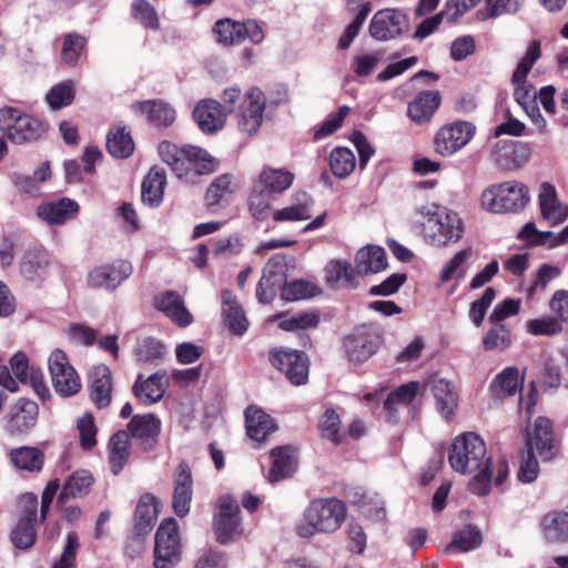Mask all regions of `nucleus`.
<instances>
[{
    "label": "nucleus",
    "mask_w": 568,
    "mask_h": 568,
    "mask_svg": "<svg viewBox=\"0 0 568 568\" xmlns=\"http://www.w3.org/2000/svg\"><path fill=\"white\" fill-rule=\"evenodd\" d=\"M448 462L452 468L463 475L478 471L469 483V490L486 495L490 489L491 471L485 442L475 433L457 436L449 448Z\"/></svg>",
    "instance_id": "1"
},
{
    "label": "nucleus",
    "mask_w": 568,
    "mask_h": 568,
    "mask_svg": "<svg viewBox=\"0 0 568 568\" xmlns=\"http://www.w3.org/2000/svg\"><path fill=\"white\" fill-rule=\"evenodd\" d=\"M414 224L424 237L437 245L456 243L464 233L458 213L435 203L416 209Z\"/></svg>",
    "instance_id": "2"
},
{
    "label": "nucleus",
    "mask_w": 568,
    "mask_h": 568,
    "mask_svg": "<svg viewBox=\"0 0 568 568\" xmlns=\"http://www.w3.org/2000/svg\"><path fill=\"white\" fill-rule=\"evenodd\" d=\"M345 504L337 498H317L310 503L303 514V520L296 526V532L303 538L316 534H332L338 530L345 520Z\"/></svg>",
    "instance_id": "3"
},
{
    "label": "nucleus",
    "mask_w": 568,
    "mask_h": 568,
    "mask_svg": "<svg viewBox=\"0 0 568 568\" xmlns=\"http://www.w3.org/2000/svg\"><path fill=\"white\" fill-rule=\"evenodd\" d=\"M159 154L180 179L187 178L191 173L203 175L216 170L215 160L205 150L197 146L179 148L164 141L159 145Z\"/></svg>",
    "instance_id": "4"
},
{
    "label": "nucleus",
    "mask_w": 568,
    "mask_h": 568,
    "mask_svg": "<svg viewBox=\"0 0 568 568\" xmlns=\"http://www.w3.org/2000/svg\"><path fill=\"white\" fill-rule=\"evenodd\" d=\"M528 202L529 193L527 186L516 181L493 185L481 194L483 206L493 213L518 212Z\"/></svg>",
    "instance_id": "5"
},
{
    "label": "nucleus",
    "mask_w": 568,
    "mask_h": 568,
    "mask_svg": "<svg viewBox=\"0 0 568 568\" xmlns=\"http://www.w3.org/2000/svg\"><path fill=\"white\" fill-rule=\"evenodd\" d=\"M240 514V505L231 495L225 494L217 498L213 515V531L220 544L234 542L242 536Z\"/></svg>",
    "instance_id": "6"
},
{
    "label": "nucleus",
    "mask_w": 568,
    "mask_h": 568,
    "mask_svg": "<svg viewBox=\"0 0 568 568\" xmlns=\"http://www.w3.org/2000/svg\"><path fill=\"white\" fill-rule=\"evenodd\" d=\"M0 129L14 143L32 142L45 133V125L14 108L0 110Z\"/></svg>",
    "instance_id": "7"
},
{
    "label": "nucleus",
    "mask_w": 568,
    "mask_h": 568,
    "mask_svg": "<svg viewBox=\"0 0 568 568\" xmlns=\"http://www.w3.org/2000/svg\"><path fill=\"white\" fill-rule=\"evenodd\" d=\"M48 366L52 386L59 395L70 397L79 393L81 389L79 374L62 349L57 348L50 354Z\"/></svg>",
    "instance_id": "8"
},
{
    "label": "nucleus",
    "mask_w": 568,
    "mask_h": 568,
    "mask_svg": "<svg viewBox=\"0 0 568 568\" xmlns=\"http://www.w3.org/2000/svg\"><path fill=\"white\" fill-rule=\"evenodd\" d=\"M476 126L468 121H455L443 125L434 138L436 153L450 156L466 146L474 138Z\"/></svg>",
    "instance_id": "9"
},
{
    "label": "nucleus",
    "mask_w": 568,
    "mask_h": 568,
    "mask_svg": "<svg viewBox=\"0 0 568 568\" xmlns=\"http://www.w3.org/2000/svg\"><path fill=\"white\" fill-rule=\"evenodd\" d=\"M180 539L174 518L164 519L158 528L154 546V567L172 568L179 561Z\"/></svg>",
    "instance_id": "10"
},
{
    "label": "nucleus",
    "mask_w": 568,
    "mask_h": 568,
    "mask_svg": "<svg viewBox=\"0 0 568 568\" xmlns=\"http://www.w3.org/2000/svg\"><path fill=\"white\" fill-rule=\"evenodd\" d=\"M379 345V334L368 326L358 327L344 338L346 356L354 364L366 362L377 352Z\"/></svg>",
    "instance_id": "11"
},
{
    "label": "nucleus",
    "mask_w": 568,
    "mask_h": 568,
    "mask_svg": "<svg viewBox=\"0 0 568 568\" xmlns=\"http://www.w3.org/2000/svg\"><path fill=\"white\" fill-rule=\"evenodd\" d=\"M270 362L283 372L293 385H303L308 379V361L303 352L276 349L270 353Z\"/></svg>",
    "instance_id": "12"
},
{
    "label": "nucleus",
    "mask_w": 568,
    "mask_h": 568,
    "mask_svg": "<svg viewBox=\"0 0 568 568\" xmlns=\"http://www.w3.org/2000/svg\"><path fill=\"white\" fill-rule=\"evenodd\" d=\"M537 450L544 462L552 460L559 453V445L554 437L552 425L548 418L538 417L526 432V446Z\"/></svg>",
    "instance_id": "13"
},
{
    "label": "nucleus",
    "mask_w": 568,
    "mask_h": 568,
    "mask_svg": "<svg viewBox=\"0 0 568 568\" xmlns=\"http://www.w3.org/2000/svg\"><path fill=\"white\" fill-rule=\"evenodd\" d=\"M407 28L405 13L395 9H384L374 14L368 30L375 40L387 41L400 36Z\"/></svg>",
    "instance_id": "14"
},
{
    "label": "nucleus",
    "mask_w": 568,
    "mask_h": 568,
    "mask_svg": "<svg viewBox=\"0 0 568 568\" xmlns=\"http://www.w3.org/2000/svg\"><path fill=\"white\" fill-rule=\"evenodd\" d=\"M132 273V266L128 262L101 265L88 273L87 281L91 287L114 290Z\"/></svg>",
    "instance_id": "15"
},
{
    "label": "nucleus",
    "mask_w": 568,
    "mask_h": 568,
    "mask_svg": "<svg viewBox=\"0 0 568 568\" xmlns=\"http://www.w3.org/2000/svg\"><path fill=\"white\" fill-rule=\"evenodd\" d=\"M265 100L258 89H251L241 105L239 128L243 133L254 134L262 124Z\"/></svg>",
    "instance_id": "16"
},
{
    "label": "nucleus",
    "mask_w": 568,
    "mask_h": 568,
    "mask_svg": "<svg viewBox=\"0 0 568 568\" xmlns=\"http://www.w3.org/2000/svg\"><path fill=\"white\" fill-rule=\"evenodd\" d=\"M173 509L180 517L190 511L193 496V479L191 468L186 463H180L174 471Z\"/></svg>",
    "instance_id": "17"
},
{
    "label": "nucleus",
    "mask_w": 568,
    "mask_h": 568,
    "mask_svg": "<svg viewBox=\"0 0 568 568\" xmlns=\"http://www.w3.org/2000/svg\"><path fill=\"white\" fill-rule=\"evenodd\" d=\"M161 422L153 414L135 415L128 425L129 436L139 440L143 450H151L158 443Z\"/></svg>",
    "instance_id": "18"
},
{
    "label": "nucleus",
    "mask_w": 568,
    "mask_h": 568,
    "mask_svg": "<svg viewBox=\"0 0 568 568\" xmlns=\"http://www.w3.org/2000/svg\"><path fill=\"white\" fill-rule=\"evenodd\" d=\"M38 405L36 402L20 398L10 408L7 428L10 434H23L31 429L37 422Z\"/></svg>",
    "instance_id": "19"
},
{
    "label": "nucleus",
    "mask_w": 568,
    "mask_h": 568,
    "mask_svg": "<svg viewBox=\"0 0 568 568\" xmlns=\"http://www.w3.org/2000/svg\"><path fill=\"white\" fill-rule=\"evenodd\" d=\"M91 400L98 408H105L112 398V375L106 365L100 364L89 375Z\"/></svg>",
    "instance_id": "20"
},
{
    "label": "nucleus",
    "mask_w": 568,
    "mask_h": 568,
    "mask_svg": "<svg viewBox=\"0 0 568 568\" xmlns=\"http://www.w3.org/2000/svg\"><path fill=\"white\" fill-rule=\"evenodd\" d=\"M193 118L204 133H213L224 125L226 113L221 103L207 99L197 103Z\"/></svg>",
    "instance_id": "21"
},
{
    "label": "nucleus",
    "mask_w": 568,
    "mask_h": 568,
    "mask_svg": "<svg viewBox=\"0 0 568 568\" xmlns=\"http://www.w3.org/2000/svg\"><path fill=\"white\" fill-rule=\"evenodd\" d=\"M166 382L165 371H158L145 381L143 379V375L140 374L133 386V393L141 403L151 405L162 399L165 393Z\"/></svg>",
    "instance_id": "22"
},
{
    "label": "nucleus",
    "mask_w": 568,
    "mask_h": 568,
    "mask_svg": "<svg viewBox=\"0 0 568 568\" xmlns=\"http://www.w3.org/2000/svg\"><path fill=\"white\" fill-rule=\"evenodd\" d=\"M440 102L442 97L438 91H422L408 103L407 115L416 124L427 123L439 108Z\"/></svg>",
    "instance_id": "23"
},
{
    "label": "nucleus",
    "mask_w": 568,
    "mask_h": 568,
    "mask_svg": "<svg viewBox=\"0 0 568 568\" xmlns=\"http://www.w3.org/2000/svg\"><path fill=\"white\" fill-rule=\"evenodd\" d=\"M418 392V383L410 382L397 387L390 392L384 400V409L387 415V420L392 424L399 422V412L407 408Z\"/></svg>",
    "instance_id": "24"
},
{
    "label": "nucleus",
    "mask_w": 568,
    "mask_h": 568,
    "mask_svg": "<svg viewBox=\"0 0 568 568\" xmlns=\"http://www.w3.org/2000/svg\"><path fill=\"white\" fill-rule=\"evenodd\" d=\"M541 532L547 542L568 544V513L552 510L547 513L540 523Z\"/></svg>",
    "instance_id": "25"
},
{
    "label": "nucleus",
    "mask_w": 568,
    "mask_h": 568,
    "mask_svg": "<svg viewBox=\"0 0 568 568\" xmlns=\"http://www.w3.org/2000/svg\"><path fill=\"white\" fill-rule=\"evenodd\" d=\"M234 185L232 176L230 174H223L217 176L209 185L205 195L204 203L207 210L215 213L221 207L227 205L233 196Z\"/></svg>",
    "instance_id": "26"
},
{
    "label": "nucleus",
    "mask_w": 568,
    "mask_h": 568,
    "mask_svg": "<svg viewBox=\"0 0 568 568\" xmlns=\"http://www.w3.org/2000/svg\"><path fill=\"white\" fill-rule=\"evenodd\" d=\"M355 272L358 275L378 273L387 267V256L381 246L366 245L357 251Z\"/></svg>",
    "instance_id": "27"
},
{
    "label": "nucleus",
    "mask_w": 568,
    "mask_h": 568,
    "mask_svg": "<svg viewBox=\"0 0 568 568\" xmlns=\"http://www.w3.org/2000/svg\"><path fill=\"white\" fill-rule=\"evenodd\" d=\"M156 307L181 327L193 322L192 314L184 305L182 296L175 292H166L156 298Z\"/></svg>",
    "instance_id": "28"
},
{
    "label": "nucleus",
    "mask_w": 568,
    "mask_h": 568,
    "mask_svg": "<svg viewBox=\"0 0 568 568\" xmlns=\"http://www.w3.org/2000/svg\"><path fill=\"white\" fill-rule=\"evenodd\" d=\"M524 381L525 375L520 374L517 367L508 366L496 375L490 383L489 390L497 398L514 396L521 389Z\"/></svg>",
    "instance_id": "29"
},
{
    "label": "nucleus",
    "mask_w": 568,
    "mask_h": 568,
    "mask_svg": "<svg viewBox=\"0 0 568 568\" xmlns=\"http://www.w3.org/2000/svg\"><path fill=\"white\" fill-rule=\"evenodd\" d=\"M222 314L224 324L235 335H242L248 327V321L243 308L232 292L222 291Z\"/></svg>",
    "instance_id": "30"
},
{
    "label": "nucleus",
    "mask_w": 568,
    "mask_h": 568,
    "mask_svg": "<svg viewBox=\"0 0 568 568\" xmlns=\"http://www.w3.org/2000/svg\"><path fill=\"white\" fill-rule=\"evenodd\" d=\"M272 466L268 479L272 483L290 477L296 468V455L291 446L275 447L271 450Z\"/></svg>",
    "instance_id": "31"
},
{
    "label": "nucleus",
    "mask_w": 568,
    "mask_h": 568,
    "mask_svg": "<svg viewBox=\"0 0 568 568\" xmlns=\"http://www.w3.org/2000/svg\"><path fill=\"white\" fill-rule=\"evenodd\" d=\"M79 210L77 202L63 197L57 202H49L38 207V216L50 224H62L71 219Z\"/></svg>",
    "instance_id": "32"
},
{
    "label": "nucleus",
    "mask_w": 568,
    "mask_h": 568,
    "mask_svg": "<svg viewBox=\"0 0 568 568\" xmlns=\"http://www.w3.org/2000/svg\"><path fill=\"white\" fill-rule=\"evenodd\" d=\"M245 422L247 435L256 442L264 440L268 434L275 430L272 417L253 406L246 408Z\"/></svg>",
    "instance_id": "33"
},
{
    "label": "nucleus",
    "mask_w": 568,
    "mask_h": 568,
    "mask_svg": "<svg viewBox=\"0 0 568 568\" xmlns=\"http://www.w3.org/2000/svg\"><path fill=\"white\" fill-rule=\"evenodd\" d=\"M165 184V171L158 166L152 168L142 183L141 197L143 203L158 206L162 202Z\"/></svg>",
    "instance_id": "34"
},
{
    "label": "nucleus",
    "mask_w": 568,
    "mask_h": 568,
    "mask_svg": "<svg viewBox=\"0 0 568 568\" xmlns=\"http://www.w3.org/2000/svg\"><path fill=\"white\" fill-rule=\"evenodd\" d=\"M312 197L306 192H298L294 195L291 205L277 210L273 213L274 221H303L312 216Z\"/></svg>",
    "instance_id": "35"
},
{
    "label": "nucleus",
    "mask_w": 568,
    "mask_h": 568,
    "mask_svg": "<svg viewBox=\"0 0 568 568\" xmlns=\"http://www.w3.org/2000/svg\"><path fill=\"white\" fill-rule=\"evenodd\" d=\"M529 156L526 144L518 142H505L495 154V162L504 170H516Z\"/></svg>",
    "instance_id": "36"
},
{
    "label": "nucleus",
    "mask_w": 568,
    "mask_h": 568,
    "mask_svg": "<svg viewBox=\"0 0 568 568\" xmlns=\"http://www.w3.org/2000/svg\"><path fill=\"white\" fill-rule=\"evenodd\" d=\"M294 181V174L286 169H273L264 166L257 180L268 193L280 194L287 190Z\"/></svg>",
    "instance_id": "37"
},
{
    "label": "nucleus",
    "mask_w": 568,
    "mask_h": 568,
    "mask_svg": "<svg viewBox=\"0 0 568 568\" xmlns=\"http://www.w3.org/2000/svg\"><path fill=\"white\" fill-rule=\"evenodd\" d=\"M430 389L437 410L448 419L457 407V395L454 387L448 381L439 378L430 382Z\"/></svg>",
    "instance_id": "38"
},
{
    "label": "nucleus",
    "mask_w": 568,
    "mask_h": 568,
    "mask_svg": "<svg viewBox=\"0 0 568 568\" xmlns=\"http://www.w3.org/2000/svg\"><path fill=\"white\" fill-rule=\"evenodd\" d=\"M109 463L114 475L120 474L130 456V438L126 430L116 432L109 443Z\"/></svg>",
    "instance_id": "39"
},
{
    "label": "nucleus",
    "mask_w": 568,
    "mask_h": 568,
    "mask_svg": "<svg viewBox=\"0 0 568 568\" xmlns=\"http://www.w3.org/2000/svg\"><path fill=\"white\" fill-rule=\"evenodd\" d=\"M48 266V253L42 248H36L24 253L20 270L26 278L34 281L44 277Z\"/></svg>",
    "instance_id": "40"
},
{
    "label": "nucleus",
    "mask_w": 568,
    "mask_h": 568,
    "mask_svg": "<svg viewBox=\"0 0 568 568\" xmlns=\"http://www.w3.org/2000/svg\"><path fill=\"white\" fill-rule=\"evenodd\" d=\"M93 484V477L88 470H78L73 473L59 494V503H64L70 498H78L87 495Z\"/></svg>",
    "instance_id": "41"
},
{
    "label": "nucleus",
    "mask_w": 568,
    "mask_h": 568,
    "mask_svg": "<svg viewBox=\"0 0 568 568\" xmlns=\"http://www.w3.org/2000/svg\"><path fill=\"white\" fill-rule=\"evenodd\" d=\"M156 519L155 497L151 494L141 496L135 509L134 529L138 535L148 534Z\"/></svg>",
    "instance_id": "42"
},
{
    "label": "nucleus",
    "mask_w": 568,
    "mask_h": 568,
    "mask_svg": "<svg viewBox=\"0 0 568 568\" xmlns=\"http://www.w3.org/2000/svg\"><path fill=\"white\" fill-rule=\"evenodd\" d=\"M139 106L141 112L148 115L149 122L155 126H169L175 120L174 109L161 100L144 101Z\"/></svg>",
    "instance_id": "43"
},
{
    "label": "nucleus",
    "mask_w": 568,
    "mask_h": 568,
    "mask_svg": "<svg viewBox=\"0 0 568 568\" xmlns=\"http://www.w3.org/2000/svg\"><path fill=\"white\" fill-rule=\"evenodd\" d=\"M109 153L118 159H126L134 151V142L130 132L124 128H116L109 132L106 138Z\"/></svg>",
    "instance_id": "44"
},
{
    "label": "nucleus",
    "mask_w": 568,
    "mask_h": 568,
    "mask_svg": "<svg viewBox=\"0 0 568 568\" xmlns=\"http://www.w3.org/2000/svg\"><path fill=\"white\" fill-rule=\"evenodd\" d=\"M11 463L22 470H40L43 464V454L36 447H19L10 452Z\"/></svg>",
    "instance_id": "45"
},
{
    "label": "nucleus",
    "mask_w": 568,
    "mask_h": 568,
    "mask_svg": "<svg viewBox=\"0 0 568 568\" xmlns=\"http://www.w3.org/2000/svg\"><path fill=\"white\" fill-rule=\"evenodd\" d=\"M511 343V332L504 323H495L483 337L485 351H506Z\"/></svg>",
    "instance_id": "46"
},
{
    "label": "nucleus",
    "mask_w": 568,
    "mask_h": 568,
    "mask_svg": "<svg viewBox=\"0 0 568 568\" xmlns=\"http://www.w3.org/2000/svg\"><path fill=\"white\" fill-rule=\"evenodd\" d=\"M355 165V155L347 148H335L329 154L332 173L338 179L348 176L354 171Z\"/></svg>",
    "instance_id": "47"
},
{
    "label": "nucleus",
    "mask_w": 568,
    "mask_h": 568,
    "mask_svg": "<svg viewBox=\"0 0 568 568\" xmlns=\"http://www.w3.org/2000/svg\"><path fill=\"white\" fill-rule=\"evenodd\" d=\"M481 541L480 531L476 527L467 526L455 535L452 542L446 546L445 551H469L479 547Z\"/></svg>",
    "instance_id": "48"
},
{
    "label": "nucleus",
    "mask_w": 568,
    "mask_h": 568,
    "mask_svg": "<svg viewBox=\"0 0 568 568\" xmlns=\"http://www.w3.org/2000/svg\"><path fill=\"white\" fill-rule=\"evenodd\" d=\"M36 521L20 518L13 526L10 538L14 547L28 549L32 547L37 539Z\"/></svg>",
    "instance_id": "49"
},
{
    "label": "nucleus",
    "mask_w": 568,
    "mask_h": 568,
    "mask_svg": "<svg viewBox=\"0 0 568 568\" xmlns=\"http://www.w3.org/2000/svg\"><path fill=\"white\" fill-rule=\"evenodd\" d=\"M326 282L336 287L341 283H352L354 281L355 268L346 261L334 260L327 263L325 267Z\"/></svg>",
    "instance_id": "50"
},
{
    "label": "nucleus",
    "mask_w": 568,
    "mask_h": 568,
    "mask_svg": "<svg viewBox=\"0 0 568 568\" xmlns=\"http://www.w3.org/2000/svg\"><path fill=\"white\" fill-rule=\"evenodd\" d=\"M85 44L87 39L83 36L78 33H67L64 36L61 51L62 62L69 67L75 65Z\"/></svg>",
    "instance_id": "51"
},
{
    "label": "nucleus",
    "mask_w": 568,
    "mask_h": 568,
    "mask_svg": "<svg viewBox=\"0 0 568 568\" xmlns=\"http://www.w3.org/2000/svg\"><path fill=\"white\" fill-rule=\"evenodd\" d=\"M47 102L53 110L70 105L74 100V87L72 81H63L54 85L47 94Z\"/></svg>",
    "instance_id": "52"
},
{
    "label": "nucleus",
    "mask_w": 568,
    "mask_h": 568,
    "mask_svg": "<svg viewBox=\"0 0 568 568\" xmlns=\"http://www.w3.org/2000/svg\"><path fill=\"white\" fill-rule=\"evenodd\" d=\"M133 18L139 21L143 27L158 30L160 21L158 13L152 4L146 0H134L131 7Z\"/></svg>",
    "instance_id": "53"
},
{
    "label": "nucleus",
    "mask_w": 568,
    "mask_h": 568,
    "mask_svg": "<svg viewBox=\"0 0 568 568\" xmlns=\"http://www.w3.org/2000/svg\"><path fill=\"white\" fill-rule=\"evenodd\" d=\"M471 256V248H465L457 252L443 267L440 272V281L447 282L454 276L464 277L466 274L465 263Z\"/></svg>",
    "instance_id": "54"
},
{
    "label": "nucleus",
    "mask_w": 568,
    "mask_h": 568,
    "mask_svg": "<svg viewBox=\"0 0 568 568\" xmlns=\"http://www.w3.org/2000/svg\"><path fill=\"white\" fill-rule=\"evenodd\" d=\"M273 194L255 183L250 196V211L254 217L261 220L266 216L273 201Z\"/></svg>",
    "instance_id": "55"
},
{
    "label": "nucleus",
    "mask_w": 568,
    "mask_h": 568,
    "mask_svg": "<svg viewBox=\"0 0 568 568\" xmlns=\"http://www.w3.org/2000/svg\"><path fill=\"white\" fill-rule=\"evenodd\" d=\"M541 51H540V42L535 40L532 41L524 58L518 63L516 70L513 73L511 81L513 82H520L526 80L529 71L534 67L535 62L540 58Z\"/></svg>",
    "instance_id": "56"
},
{
    "label": "nucleus",
    "mask_w": 568,
    "mask_h": 568,
    "mask_svg": "<svg viewBox=\"0 0 568 568\" xmlns=\"http://www.w3.org/2000/svg\"><path fill=\"white\" fill-rule=\"evenodd\" d=\"M539 473V464L531 447L520 453V463L517 477L523 483H532Z\"/></svg>",
    "instance_id": "57"
},
{
    "label": "nucleus",
    "mask_w": 568,
    "mask_h": 568,
    "mask_svg": "<svg viewBox=\"0 0 568 568\" xmlns=\"http://www.w3.org/2000/svg\"><path fill=\"white\" fill-rule=\"evenodd\" d=\"M495 296L496 291L493 287H487L483 295L470 304L469 318L476 327L483 324L487 310L491 305Z\"/></svg>",
    "instance_id": "58"
},
{
    "label": "nucleus",
    "mask_w": 568,
    "mask_h": 568,
    "mask_svg": "<svg viewBox=\"0 0 568 568\" xmlns=\"http://www.w3.org/2000/svg\"><path fill=\"white\" fill-rule=\"evenodd\" d=\"M339 423L341 419L337 413L333 408L326 409L320 422L322 436L335 444H341L343 438L339 434Z\"/></svg>",
    "instance_id": "59"
},
{
    "label": "nucleus",
    "mask_w": 568,
    "mask_h": 568,
    "mask_svg": "<svg viewBox=\"0 0 568 568\" xmlns=\"http://www.w3.org/2000/svg\"><path fill=\"white\" fill-rule=\"evenodd\" d=\"M215 31L219 41L224 44H235L242 42L241 23L232 21L231 19H223L217 21Z\"/></svg>",
    "instance_id": "60"
},
{
    "label": "nucleus",
    "mask_w": 568,
    "mask_h": 568,
    "mask_svg": "<svg viewBox=\"0 0 568 568\" xmlns=\"http://www.w3.org/2000/svg\"><path fill=\"white\" fill-rule=\"evenodd\" d=\"M163 344L154 338H144L136 346L134 354L141 363H150L163 355Z\"/></svg>",
    "instance_id": "61"
},
{
    "label": "nucleus",
    "mask_w": 568,
    "mask_h": 568,
    "mask_svg": "<svg viewBox=\"0 0 568 568\" xmlns=\"http://www.w3.org/2000/svg\"><path fill=\"white\" fill-rule=\"evenodd\" d=\"M382 57L383 53L379 51L356 55L352 60L351 68L356 75L367 77L378 65Z\"/></svg>",
    "instance_id": "62"
},
{
    "label": "nucleus",
    "mask_w": 568,
    "mask_h": 568,
    "mask_svg": "<svg viewBox=\"0 0 568 568\" xmlns=\"http://www.w3.org/2000/svg\"><path fill=\"white\" fill-rule=\"evenodd\" d=\"M486 2L485 12H481L484 19L515 13L519 10L523 0H486Z\"/></svg>",
    "instance_id": "63"
},
{
    "label": "nucleus",
    "mask_w": 568,
    "mask_h": 568,
    "mask_svg": "<svg viewBox=\"0 0 568 568\" xmlns=\"http://www.w3.org/2000/svg\"><path fill=\"white\" fill-rule=\"evenodd\" d=\"M527 329L532 335H556L562 331L559 321L551 316L530 320Z\"/></svg>",
    "instance_id": "64"
}]
</instances>
